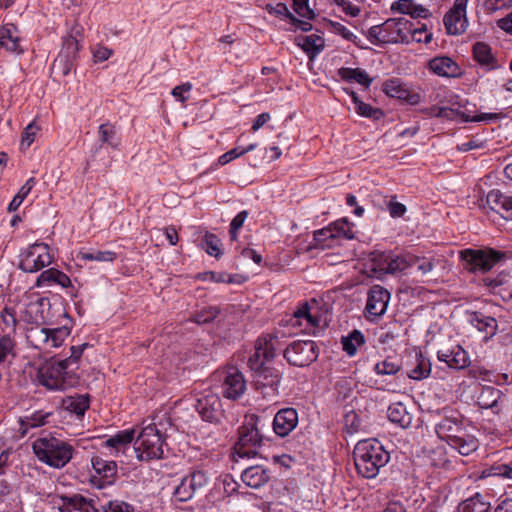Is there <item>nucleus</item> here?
Returning <instances> with one entry per match:
<instances>
[{
  "label": "nucleus",
  "mask_w": 512,
  "mask_h": 512,
  "mask_svg": "<svg viewBox=\"0 0 512 512\" xmlns=\"http://www.w3.org/2000/svg\"><path fill=\"white\" fill-rule=\"evenodd\" d=\"M499 214L506 220H512V196L503 194L500 190H491L485 200L484 206Z\"/></svg>",
  "instance_id": "nucleus-21"
},
{
  "label": "nucleus",
  "mask_w": 512,
  "mask_h": 512,
  "mask_svg": "<svg viewBox=\"0 0 512 512\" xmlns=\"http://www.w3.org/2000/svg\"><path fill=\"white\" fill-rule=\"evenodd\" d=\"M459 255L464 262V268L472 273H486L506 256L504 252L492 248L464 249Z\"/></svg>",
  "instance_id": "nucleus-9"
},
{
  "label": "nucleus",
  "mask_w": 512,
  "mask_h": 512,
  "mask_svg": "<svg viewBox=\"0 0 512 512\" xmlns=\"http://www.w3.org/2000/svg\"><path fill=\"white\" fill-rule=\"evenodd\" d=\"M388 275L404 272L409 268V254H395L391 251Z\"/></svg>",
  "instance_id": "nucleus-46"
},
{
  "label": "nucleus",
  "mask_w": 512,
  "mask_h": 512,
  "mask_svg": "<svg viewBox=\"0 0 512 512\" xmlns=\"http://www.w3.org/2000/svg\"><path fill=\"white\" fill-rule=\"evenodd\" d=\"M401 366L400 363L393 358H386L385 360L378 362L374 366V371L378 375H395L399 372Z\"/></svg>",
  "instance_id": "nucleus-50"
},
{
  "label": "nucleus",
  "mask_w": 512,
  "mask_h": 512,
  "mask_svg": "<svg viewBox=\"0 0 512 512\" xmlns=\"http://www.w3.org/2000/svg\"><path fill=\"white\" fill-rule=\"evenodd\" d=\"M256 348L261 350L263 359L270 361L276 356L277 351L282 348V344L276 334H264L257 339Z\"/></svg>",
  "instance_id": "nucleus-32"
},
{
  "label": "nucleus",
  "mask_w": 512,
  "mask_h": 512,
  "mask_svg": "<svg viewBox=\"0 0 512 512\" xmlns=\"http://www.w3.org/2000/svg\"><path fill=\"white\" fill-rule=\"evenodd\" d=\"M117 257V254L114 251L106 250V251H93V252H85L81 253V258L83 260L89 261H99V262H113Z\"/></svg>",
  "instance_id": "nucleus-51"
},
{
  "label": "nucleus",
  "mask_w": 512,
  "mask_h": 512,
  "mask_svg": "<svg viewBox=\"0 0 512 512\" xmlns=\"http://www.w3.org/2000/svg\"><path fill=\"white\" fill-rule=\"evenodd\" d=\"M2 331L5 333L4 337H10L16 331L17 318L12 308L5 307L1 312Z\"/></svg>",
  "instance_id": "nucleus-45"
},
{
  "label": "nucleus",
  "mask_w": 512,
  "mask_h": 512,
  "mask_svg": "<svg viewBox=\"0 0 512 512\" xmlns=\"http://www.w3.org/2000/svg\"><path fill=\"white\" fill-rule=\"evenodd\" d=\"M298 424V413L294 408L279 410L273 420L274 432L280 437L288 436Z\"/></svg>",
  "instance_id": "nucleus-22"
},
{
  "label": "nucleus",
  "mask_w": 512,
  "mask_h": 512,
  "mask_svg": "<svg viewBox=\"0 0 512 512\" xmlns=\"http://www.w3.org/2000/svg\"><path fill=\"white\" fill-rule=\"evenodd\" d=\"M39 131L40 127L35 123V121L28 124L21 136V148L26 149L30 147Z\"/></svg>",
  "instance_id": "nucleus-54"
},
{
  "label": "nucleus",
  "mask_w": 512,
  "mask_h": 512,
  "mask_svg": "<svg viewBox=\"0 0 512 512\" xmlns=\"http://www.w3.org/2000/svg\"><path fill=\"white\" fill-rule=\"evenodd\" d=\"M0 47L9 52L17 54L23 53L18 29L14 24L8 23L0 27Z\"/></svg>",
  "instance_id": "nucleus-27"
},
{
  "label": "nucleus",
  "mask_w": 512,
  "mask_h": 512,
  "mask_svg": "<svg viewBox=\"0 0 512 512\" xmlns=\"http://www.w3.org/2000/svg\"><path fill=\"white\" fill-rule=\"evenodd\" d=\"M15 343L11 337L0 338V363L13 356Z\"/></svg>",
  "instance_id": "nucleus-61"
},
{
  "label": "nucleus",
  "mask_w": 512,
  "mask_h": 512,
  "mask_svg": "<svg viewBox=\"0 0 512 512\" xmlns=\"http://www.w3.org/2000/svg\"><path fill=\"white\" fill-rule=\"evenodd\" d=\"M91 465L95 471V475L91 479L92 483L96 484L99 488H104L114 482L117 475L116 462L94 456L91 459Z\"/></svg>",
  "instance_id": "nucleus-16"
},
{
  "label": "nucleus",
  "mask_w": 512,
  "mask_h": 512,
  "mask_svg": "<svg viewBox=\"0 0 512 512\" xmlns=\"http://www.w3.org/2000/svg\"><path fill=\"white\" fill-rule=\"evenodd\" d=\"M473 58L481 66H485L488 70L497 68V62L492 54L491 47L484 42H477L473 45Z\"/></svg>",
  "instance_id": "nucleus-35"
},
{
  "label": "nucleus",
  "mask_w": 512,
  "mask_h": 512,
  "mask_svg": "<svg viewBox=\"0 0 512 512\" xmlns=\"http://www.w3.org/2000/svg\"><path fill=\"white\" fill-rule=\"evenodd\" d=\"M361 426V421L354 411H349L344 416V427L348 434L352 435L356 433Z\"/></svg>",
  "instance_id": "nucleus-59"
},
{
  "label": "nucleus",
  "mask_w": 512,
  "mask_h": 512,
  "mask_svg": "<svg viewBox=\"0 0 512 512\" xmlns=\"http://www.w3.org/2000/svg\"><path fill=\"white\" fill-rule=\"evenodd\" d=\"M79 49L80 46L78 40L74 36L69 35L64 38L63 46L59 54H64L68 58L76 60Z\"/></svg>",
  "instance_id": "nucleus-52"
},
{
  "label": "nucleus",
  "mask_w": 512,
  "mask_h": 512,
  "mask_svg": "<svg viewBox=\"0 0 512 512\" xmlns=\"http://www.w3.org/2000/svg\"><path fill=\"white\" fill-rule=\"evenodd\" d=\"M437 357L454 369H464L470 363L468 353L460 345H455L451 349L439 350Z\"/></svg>",
  "instance_id": "nucleus-25"
},
{
  "label": "nucleus",
  "mask_w": 512,
  "mask_h": 512,
  "mask_svg": "<svg viewBox=\"0 0 512 512\" xmlns=\"http://www.w3.org/2000/svg\"><path fill=\"white\" fill-rule=\"evenodd\" d=\"M503 397L501 390L491 387L484 386L478 396V405L482 409H492L493 413L499 414L501 411L500 401Z\"/></svg>",
  "instance_id": "nucleus-28"
},
{
  "label": "nucleus",
  "mask_w": 512,
  "mask_h": 512,
  "mask_svg": "<svg viewBox=\"0 0 512 512\" xmlns=\"http://www.w3.org/2000/svg\"><path fill=\"white\" fill-rule=\"evenodd\" d=\"M358 102L359 103L355 106V109L359 115L373 119H379L383 115L380 109L374 108L371 105L364 103L363 101Z\"/></svg>",
  "instance_id": "nucleus-58"
},
{
  "label": "nucleus",
  "mask_w": 512,
  "mask_h": 512,
  "mask_svg": "<svg viewBox=\"0 0 512 512\" xmlns=\"http://www.w3.org/2000/svg\"><path fill=\"white\" fill-rule=\"evenodd\" d=\"M317 346L314 341H294L284 350V358L289 364L304 367L317 359Z\"/></svg>",
  "instance_id": "nucleus-12"
},
{
  "label": "nucleus",
  "mask_w": 512,
  "mask_h": 512,
  "mask_svg": "<svg viewBox=\"0 0 512 512\" xmlns=\"http://www.w3.org/2000/svg\"><path fill=\"white\" fill-rule=\"evenodd\" d=\"M337 73L342 80L346 82H356L363 85L365 88H369L372 83V78L369 77L366 71L360 68L342 67Z\"/></svg>",
  "instance_id": "nucleus-36"
},
{
  "label": "nucleus",
  "mask_w": 512,
  "mask_h": 512,
  "mask_svg": "<svg viewBox=\"0 0 512 512\" xmlns=\"http://www.w3.org/2000/svg\"><path fill=\"white\" fill-rule=\"evenodd\" d=\"M391 251H374L370 253L367 266L377 278L388 275Z\"/></svg>",
  "instance_id": "nucleus-29"
},
{
  "label": "nucleus",
  "mask_w": 512,
  "mask_h": 512,
  "mask_svg": "<svg viewBox=\"0 0 512 512\" xmlns=\"http://www.w3.org/2000/svg\"><path fill=\"white\" fill-rule=\"evenodd\" d=\"M296 44L313 60L325 47V40L316 34L296 37Z\"/></svg>",
  "instance_id": "nucleus-33"
},
{
  "label": "nucleus",
  "mask_w": 512,
  "mask_h": 512,
  "mask_svg": "<svg viewBox=\"0 0 512 512\" xmlns=\"http://www.w3.org/2000/svg\"><path fill=\"white\" fill-rule=\"evenodd\" d=\"M388 419L402 428H407L412 423V415L407 411L406 407L398 402L389 406Z\"/></svg>",
  "instance_id": "nucleus-37"
},
{
  "label": "nucleus",
  "mask_w": 512,
  "mask_h": 512,
  "mask_svg": "<svg viewBox=\"0 0 512 512\" xmlns=\"http://www.w3.org/2000/svg\"><path fill=\"white\" fill-rule=\"evenodd\" d=\"M259 418L247 415L238 429V440L234 445V453L240 458H251L257 455L263 437L257 427Z\"/></svg>",
  "instance_id": "nucleus-8"
},
{
  "label": "nucleus",
  "mask_w": 512,
  "mask_h": 512,
  "mask_svg": "<svg viewBox=\"0 0 512 512\" xmlns=\"http://www.w3.org/2000/svg\"><path fill=\"white\" fill-rule=\"evenodd\" d=\"M75 61L64 54H59L53 62V69L59 71L62 76H66L72 70Z\"/></svg>",
  "instance_id": "nucleus-55"
},
{
  "label": "nucleus",
  "mask_w": 512,
  "mask_h": 512,
  "mask_svg": "<svg viewBox=\"0 0 512 512\" xmlns=\"http://www.w3.org/2000/svg\"><path fill=\"white\" fill-rule=\"evenodd\" d=\"M411 21L406 17L390 18L381 25L372 26L367 37L374 45L409 43Z\"/></svg>",
  "instance_id": "nucleus-4"
},
{
  "label": "nucleus",
  "mask_w": 512,
  "mask_h": 512,
  "mask_svg": "<svg viewBox=\"0 0 512 512\" xmlns=\"http://www.w3.org/2000/svg\"><path fill=\"white\" fill-rule=\"evenodd\" d=\"M412 266H417L418 272L422 275H426L434 269L435 261L433 258L419 257L409 254V267Z\"/></svg>",
  "instance_id": "nucleus-49"
},
{
  "label": "nucleus",
  "mask_w": 512,
  "mask_h": 512,
  "mask_svg": "<svg viewBox=\"0 0 512 512\" xmlns=\"http://www.w3.org/2000/svg\"><path fill=\"white\" fill-rule=\"evenodd\" d=\"M53 415L52 412L44 410H38L33 412L30 416L19 419L18 432L21 437H24L30 428H37L48 424L50 417Z\"/></svg>",
  "instance_id": "nucleus-30"
},
{
  "label": "nucleus",
  "mask_w": 512,
  "mask_h": 512,
  "mask_svg": "<svg viewBox=\"0 0 512 512\" xmlns=\"http://www.w3.org/2000/svg\"><path fill=\"white\" fill-rule=\"evenodd\" d=\"M195 408L201 418L207 422H218L222 415V404L220 397L213 392H208L201 395L197 399Z\"/></svg>",
  "instance_id": "nucleus-15"
},
{
  "label": "nucleus",
  "mask_w": 512,
  "mask_h": 512,
  "mask_svg": "<svg viewBox=\"0 0 512 512\" xmlns=\"http://www.w3.org/2000/svg\"><path fill=\"white\" fill-rule=\"evenodd\" d=\"M469 0H455L451 9L445 14L443 22L451 35H461L468 27L466 8Z\"/></svg>",
  "instance_id": "nucleus-14"
},
{
  "label": "nucleus",
  "mask_w": 512,
  "mask_h": 512,
  "mask_svg": "<svg viewBox=\"0 0 512 512\" xmlns=\"http://www.w3.org/2000/svg\"><path fill=\"white\" fill-rule=\"evenodd\" d=\"M135 439L134 429H126L117 432L115 435L109 437L104 442V446L111 449L114 456L123 455L125 457L133 454L131 443Z\"/></svg>",
  "instance_id": "nucleus-19"
},
{
  "label": "nucleus",
  "mask_w": 512,
  "mask_h": 512,
  "mask_svg": "<svg viewBox=\"0 0 512 512\" xmlns=\"http://www.w3.org/2000/svg\"><path fill=\"white\" fill-rule=\"evenodd\" d=\"M105 512H133V507L123 501H110L105 508Z\"/></svg>",
  "instance_id": "nucleus-64"
},
{
  "label": "nucleus",
  "mask_w": 512,
  "mask_h": 512,
  "mask_svg": "<svg viewBox=\"0 0 512 512\" xmlns=\"http://www.w3.org/2000/svg\"><path fill=\"white\" fill-rule=\"evenodd\" d=\"M455 512H491L490 503L477 493L458 504Z\"/></svg>",
  "instance_id": "nucleus-38"
},
{
  "label": "nucleus",
  "mask_w": 512,
  "mask_h": 512,
  "mask_svg": "<svg viewBox=\"0 0 512 512\" xmlns=\"http://www.w3.org/2000/svg\"><path fill=\"white\" fill-rule=\"evenodd\" d=\"M50 308V301L47 298H37L36 300L30 301L24 311L22 318L28 323L35 325H42L47 323L48 316L47 311Z\"/></svg>",
  "instance_id": "nucleus-20"
},
{
  "label": "nucleus",
  "mask_w": 512,
  "mask_h": 512,
  "mask_svg": "<svg viewBox=\"0 0 512 512\" xmlns=\"http://www.w3.org/2000/svg\"><path fill=\"white\" fill-rule=\"evenodd\" d=\"M335 239H336L335 227H332V225H330L326 228L320 229L314 233L315 245L322 249L332 247Z\"/></svg>",
  "instance_id": "nucleus-43"
},
{
  "label": "nucleus",
  "mask_w": 512,
  "mask_h": 512,
  "mask_svg": "<svg viewBox=\"0 0 512 512\" xmlns=\"http://www.w3.org/2000/svg\"><path fill=\"white\" fill-rule=\"evenodd\" d=\"M70 332L71 330L67 326L47 328L42 325H34L27 329L26 339L31 347L42 354H51L56 348L62 346Z\"/></svg>",
  "instance_id": "nucleus-6"
},
{
  "label": "nucleus",
  "mask_w": 512,
  "mask_h": 512,
  "mask_svg": "<svg viewBox=\"0 0 512 512\" xmlns=\"http://www.w3.org/2000/svg\"><path fill=\"white\" fill-rule=\"evenodd\" d=\"M51 284L60 285L63 288H67L71 285L70 278L58 269L50 268L43 271L36 280V286L44 287L50 286Z\"/></svg>",
  "instance_id": "nucleus-34"
},
{
  "label": "nucleus",
  "mask_w": 512,
  "mask_h": 512,
  "mask_svg": "<svg viewBox=\"0 0 512 512\" xmlns=\"http://www.w3.org/2000/svg\"><path fill=\"white\" fill-rule=\"evenodd\" d=\"M409 33V42H425L429 43L432 39V35L427 32L425 25H422L420 28L414 27V24L411 22V29Z\"/></svg>",
  "instance_id": "nucleus-57"
},
{
  "label": "nucleus",
  "mask_w": 512,
  "mask_h": 512,
  "mask_svg": "<svg viewBox=\"0 0 512 512\" xmlns=\"http://www.w3.org/2000/svg\"><path fill=\"white\" fill-rule=\"evenodd\" d=\"M220 313L221 310L216 306L204 307L193 315L192 320L198 324H206L216 319Z\"/></svg>",
  "instance_id": "nucleus-48"
},
{
  "label": "nucleus",
  "mask_w": 512,
  "mask_h": 512,
  "mask_svg": "<svg viewBox=\"0 0 512 512\" xmlns=\"http://www.w3.org/2000/svg\"><path fill=\"white\" fill-rule=\"evenodd\" d=\"M62 407L70 413L82 417L89 407L87 399L83 396H68L62 401Z\"/></svg>",
  "instance_id": "nucleus-41"
},
{
  "label": "nucleus",
  "mask_w": 512,
  "mask_h": 512,
  "mask_svg": "<svg viewBox=\"0 0 512 512\" xmlns=\"http://www.w3.org/2000/svg\"><path fill=\"white\" fill-rule=\"evenodd\" d=\"M88 347V343H83L81 345H76V346H71L70 350H71V355L66 358V359H63L61 360L62 362H66L65 365L69 368V369H77V367H73L74 365L77 364V362L79 361V359L81 358L84 350Z\"/></svg>",
  "instance_id": "nucleus-56"
},
{
  "label": "nucleus",
  "mask_w": 512,
  "mask_h": 512,
  "mask_svg": "<svg viewBox=\"0 0 512 512\" xmlns=\"http://www.w3.org/2000/svg\"><path fill=\"white\" fill-rule=\"evenodd\" d=\"M32 449L37 459L46 465L62 469L72 459L74 448L68 442L53 436H44L36 439Z\"/></svg>",
  "instance_id": "nucleus-3"
},
{
  "label": "nucleus",
  "mask_w": 512,
  "mask_h": 512,
  "mask_svg": "<svg viewBox=\"0 0 512 512\" xmlns=\"http://www.w3.org/2000/svg\"><path fill=\"white\" fill-rule=\"evenodd\" d=\"M428 68L440 77L456 78L461 75L459 65L447 56L431 59L428 63Z\"/></svg>",
  "instance_id": "nucleus-26"
},
{
  "label": "nucleus",
  "mask_w": 512,
  "mask_h": 512,
  "mask_svg": "<svg viewBox=\"0 0 512 512\" xmlns=\"http://www.w3.org/2000/svg\"><path fill=\"white\" fill-rule=\"evenodd\" d=\"M363 344L364 336L358 330H354L349 336L342 338L343 350L350 356L355 355L357 348Z\"/></svg>",
  "instance_id": "nucleus-44"
},
{
  "label": "nucleus",
  "mask_w": 512,
  "mask_h": 512,
  "mask_svg": "<svg viewBox=\"0 0 512 512\" xmlns=\"http://www.w3.org/2000/svg\"><path fill=\"white\" fill-rule=\"evenodd\" d=\"M241 479L251 488H259L269 480V473L261 465L247 467L241 474Z\"/></svg>",
  "instance_id": "nucleus-31"
},
{
  "label": "nucleus",
  "mask_w": 512,
  "mask_h": 512,
  "mask_svg": "<svg viewBox=\"0 0 512 512\" xmlns=\"http://www.w3.org/2000/svg\"><path fill=\"white\" fill-rule=\"evenodd\" d=\"M335 227L336 238L343 236L346 239L353 237L350 223L346 219H342L331 224Z\"/></svg>",
  "instance_id": "nucleus-63"
},
{
  "label": "nucleus",
  "mask_w": 512,
  "mask_h": 512,
  "mask_svg": "<svg viewBox=\"0 0 512 512\" xmlns=\"http://www.w3.org/2000/svg\"><path fill=\"white\" fill-rule=\"evenodd\" d=\"M390 300L389 291L380 286L373 285L367 293L365 310L369 317H381L385 314Z\"/></svg>",
  "instance_id": "nucleus-17"
},
{
  "label": "nucleus",
  "mask_w": 512,
  "mask_h": 512,
  "mask_svg": "<svg viewBox=\"0 0 512 512\" xmlns=\"http://www.w3.org/2000/svg\"><path fill=\"white\" fill-rule=\"evenodd\" d=\"M280 381V372L269 367L258 371L254 376L256 389L268 400H274L278 396Z\"/></svg>",
  "instance_id": "nucleus-13"
},
{
  "label": "nucleus",
  "mask_w": 512,
  "mask_h": 512,
  "mask_svg": "<svg viewBox=\"0 0 512 512\" xmlns=\"http://www.w3.org/2000/svg\"><path fill=\"white\" fill-rule=\"evenodd\" d=\"M99 139L102 144H106L113 149H117L120 144V139L117 136L116 127L109 123H103L98 128Z\"/></svg>",
  "instance_id": "nucleus-40"
},
{
  "label": "nucleus",
  "mask_w": 512,
  "mask_h": 512,
  "mask_svg": "<svg viewBox=\"0 0 512 512\" xmlns=\"http://www.w3.org/2000/svg\"><path fill=\"white\" fill-rule=\"evenodd\" d=\"M382 90L387 96L403 100L411 105H416L420 102V95L417 93H411L397 78L385 81L383 83Z\"/></svg>",
  "instance_id": "nucleus-23"
},
{
  "label": "nucleus",
  "mask_w": 512,
  "mask_h": 512,
  "mask_svg": "<svg viewBox=\"0 0 512 512\" xmlns=\"http://www.w3.org/2000/svg\"><path fill=\"white\" fill-rule=\"evenodd\" d=\"M65 363L60 360L44 364L38 371L39 383L49 390H66L77 386L80 376Z\"/></svg>",
  "instance_id": "nucleus-5"
},
{
  "label": "nucleus",
  "mask_w": 512,
  "mask_h": 512,
  "mask_svg": "<svg viewBox=\"0 0 512 512\" xmlns=\"http://www.w3.org/2000/svg\"><path fill=\"white\" fill-rule=\"evenodd\" d=\"M355 467L365 478H374L389 461V453L376 439L359 441L353 451Z\"/></svg>",
  "instance_id": "nucleus-1"
},
{
  "label": "nucleus",
  "mask_w": 512,
  "mask_h": 512,
  "mask_svg": "<svg viewBox=\"0 0 512 512\" xmlns=\"http://www.w3.org/2000/svg\"><path fill=\"white\" fill-rule=\"evenodd\" d=\"M415 366L410 370L408 376L414 380H422L427 378L431 373L430 360L421 353L416 354Z\"/></svg>",
  "instance_id": "nucleus-42"
},
{
  "label": "nucleus",
  "mask_w": 512,
  "mask_h": 512,
  "mask_svg": "<svg viewBox=\"0 0 512 512\" xmlns=\"http://www.w3.org/2000/svg\"><path fill=\"white\" fill-rule=\"evenodd\" d=\"M503 116L504 115L502 113H481L473 117L464 113L462 114L463 120L465 122H492L503 118Z\"/></svg>",
  "instance_id": "nucleus-62"
},
{
  "label": "nucleus",
  "mask_w": 512,
  "mask_h": 512,
  "mask_svg": "<svg viewBox=\"0 0 512 512\" xmlns=\"http://www.w3.org/2000/svg\"><path fill=\"white\" fill-rule=\"evenodd\" d=\"M256 146H257L256 144H250L246 148H241V149L239 147L233 148L230 151L221 155L218 159V163L222 166L226 165L229 162H231L232 160L240 157L241 155H243L247 152L253 151L256 148Z\"/></svg>",
  "instance_id": "nucleus-53"
},
{
  "label": "nucleus",
  "mask_w": 512,
  "mask_h": 512,
  "mask_svg": "<svg viewBox=\"0 0 512 512\" xmlns=\"http://www.w3.org/2000/svg\"><path fill=\"white\" fill-rule=\"evenodd\" d=\"M53 504L60 512H72L73 510L82 509L86 504V499L78 494L73 496H59L53 500Z\"/></svg>",
  "instance_id": "nucleus-39"
},
{
  "label": "nucleus",
  "mask_w": 512,
  "mask_h": 512,
  "mask_svg": "<svg viewBox=\"0 0 512 512\" xmlns=\"http://www.w3.org/2000/svg\"><path fill=\"white\" fill-rule=\"evenodd\" d=\"M209 484V477L202 470H192L174 488L173 500L175 502H188L196 495L201 494Z\"/></svg>",
  "instance_id": "nucleus-10"
},
{
  "label": "nucleus",
  "mask_w": 512,
  "mask_h": 512,
  "mask_svg": "<svg viewBox=\"0 0 512 512\" xmlns=\"http://www.w3.org/2000/svg\"><path fill=\"white\" fill-rule=\"evenodd\" d=\"M293 1V9L294 11L301 17L307 19H314L316 14L309 7L308 0H292Z\"/></svg>",
  "instance_id": "nucleus-60"
},
{
  "label": "nucleus",
  "mask_w": 512,
  "mask_h": 512,
  "mask_svg": "<svg viewBox=\"0 0 512 512\" xmlns=\"http://www.w3.org/2000/svg\"><path fill=\"white\" fill-rule=\"evenodd\" d=\"M438 437L447 442L461 455L467 456L478 448L477 438L468 433L462 420L455 417H445L436 425Z\"/></svg>",
  "instance_id": "nucleus-2"
},
{
  "label": "nucleus",
  "mask_w": 512,
  "mask_h": 512,
  "mask_svg": "<svg viewBox=\"0 0 512 512\" xmlns=\"http://www.w3.org/2000/svg\"><path fill=\"white\" fill-rule=\"evenodd\" d=\"M202 247L210 256L218 258L222 255L221 241L216 235L212 233L205 234Z\"/></svg>",
  "instance_id": "nucleus-47"
},
{
  "label": "nucleus",
  "mask_w": 512,
  "mask_h": 512,
  "mask_svg": "<svg viewBox=\"0 0 512 512\" xmlns=\"http://www.w3.org/2000/svg\"><path fill=\"white\" fill-rule=\"evenodd\" d=\"M246 391V381L243 374L235 367H230L224 372L222 383L223 396L236 400Z\"/></svg>",
  "instance_id": "nucleus-18"
},
{
  "label": "nucleus",
  "mask_w": 512,
  "mask_h": 512,
  "mask_svg": "<svg viewBox=\"0 0 512 512\" xmlns=\"http://www.w3.org/2000/svg\"><path fill=\"white\" fill-rule=\"evenodd\" d=\"M166 445L164 436L154 423L143 427L134 442L132 452L138 460L150 461L161 459Z\"/></svg>",
  "instance_id": "nucleus-7"
},
{
  "label": "nucleus",
  "mask_w": 512,
  "mask_h": 512,
  "mask_svg": "<svg viewBox=\"0 0 512 512\" xmlns=\"http://www.w3.org/2000/svg\"><path fill=\"white\" fill-rule=\"evenodd\" d=\"M468 322L480 333L484 334L485 341L493 338L498 330L497 320L494 317L485 315L480 311L470 312L468 316Z\"/></svg>",
  "instance_id": "nucleus-24"
},
{
  "label": "nucleus",
  "mask_w": 512,
  "mask_h": 512,
  "mask_svg": "<svg viewBox=\"0 0 512 512\" xmlns=\"http://www.w3.org/2000/svg\"><path fill=\"white\" fill-rule=\"evenodd\" d=\"M51 263L49 246L45 243H34L20 255L19 268L24 272L34 273Z\"/></svg>",
  "instance_id": "nucleus-11"
}]
</instances>
